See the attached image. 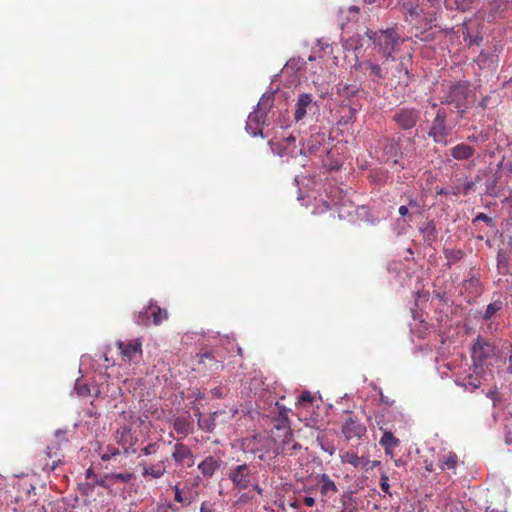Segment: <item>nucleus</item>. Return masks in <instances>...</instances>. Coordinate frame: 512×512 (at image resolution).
Returning a JSON list of instances; mask_svg holds the SVG:
<instances>
[{"instance_id": "nucleus-10", "label": "nucleus", "mask_w": 512, "mask_h": 512, "mask_svg": "<svg viewBox=\"0 0 512 512\" xmlns=\"http://www.w3.org/2000/svg\"><path fill=\"white\" fill-rule=\"evenodd\" d=\"M342 432L347 440L361 438L366 433V427L353 417H349L342 426Z\"/></svg>"}, {"instance_id": "nucleus-57", "label": "nucleus", "mask_w": 512, "mask_h": 512, "mask_svg": "<svg viewBox=\"0 0 512 512\" xmlns=\"http://www.w3.org/2000/svg\"><path fill=\"white\" fill-rule=\"evenodd\" d=\"M509 369H510V371L512 372V366H511Z\"/></svg>"}, {"instance_id": "nucleus-12", "label": "nucleus", "mask_w": 512, "mask_h": 512, "mask_svg": "<svg viewBox=\"0 0 512 512\" xmlns=\"http://www.w3.org/2000/svg\"><path fill=\"white\" fill-rule=\"evenodd\" d=\"M313 105L315 103L312 95L308 93L300 94L295 105L294 120L296 122L301 121L306 116L307 110Z\"/></svg>"}, {"instance_id": "nucleus-9", "label": "nucleus", "mask_w": 512, "mask_h": 512, "mask_svg": "<svg viewBox=\"0 0 512 512\" xmlns=\"http://www.w3.org/2000/svg\"><path fill=\"white\" fill-rule=\"evenodd\" d=\"M315 479L317 480V485L319 486V492L321 496L320 502L322 506H325L327 499L338 492V487L328 474H319Z\"/></svg>"}, {"instance_id": "nucleus-7", "label": "nucleus", "mask_w": 512, "mask_h": 512, "mask_svg": "<svg viewBox=\"0 0 512 512\" xmlns=\"http://www.w3.org/2000/svg\"><path fill=\"white\" fill-rule=\"evenodd\" d=\"M169 460L163 458L157 462L141 461L139 466L141 467V475L145 480L160 479L167 472Z\"/></svg>"}, {"instance_id": "nucleus-24", "label": "nucleus", "mask_w": 512, "mask_h": 512, "mask_svg": "<svg viewBox=\"0 0 512 512\" xmlns=\"http://www.w3.org/2000/svg\"><path fill=\"white\" fill-rule=\"evenodd\" d=\"M457 460V455L453 452H449L448 454L443 455L439 460L440 467L442 470L454 469L456 467Z\"/></svg>"}, {"instance_id": "nucleus-22", "label": "nucleus", "mask_w": 512, "mask_h": 512, "mask_svg": "<svg viewBox=\"0 0 512 512\" xmlns=\"http://www.w3.org/2000/svg\"><path fill=\"white\" fill-rule=\"evenodd\" d=\"M284 438L278 447L279 453L292 454L294 450L299 449L300 445L293 443L292 431L290 428H286L284 431Z\"/></svg>"}, {"instance_id": "nucleus-45", "label": "nucleus", "mask_w": 512, "mask_h": 512, "mask_svg": "<svg viewBox=\"0 0 512 512\" xmlns=\"http://www.w3.org/2000/svg\"><path fill=\"white\" fill-rule=\"evenodd\" d=\"M487 102H488V97H484L480 102H479V106L482 108V109H485L487 107Z\"/></svg>"}, {"instance_id": "nucleus-34", "label": "nucleus", "mask_w": 512, "mask_h": 512, "mask_svg": "<svg viewBox=\"0 0 512 512\" xmlns=\"http://www.w3.org/2000/svg\"><path fill=\"white\" fill-rule=\"evenodd\" d=\"M477 221H483V222L487 223L488 225H491L493 223L492 218L489 217L488 215H486L485 213H479L474 219V222H477Z\"/></svg>"}, {"instance_id": "nucleus-54", "label": "nucleus", "mask_w": 512, "mask_h": 512, "mask_svg": "<svg viewBox=\"0 0 512 512\" xmlns=\"http://www.w3.org/2000/svg\"><path fill=\"white\" fill-rule=\"evenodd\" d=\"M364 1H365L366 3H369V4H371V3H374V2H375V0H364Z\"/></svg>"}, {"instance_id": "nucleus-33", "label": "nucleus", "mask_w": 512, "mask_h": 512, "mask_svg": "<svg viewBox=\"0 0 512 512\" xmlns=\"http://www.w3.org/2000/svg\"><path fill=\"white\" fill-rule=\"evenodd\" d=\"M198 425L201 429L206 431H211L214 427V424L210 422L209 419H202L201 417L198 419Z\"/></svg>"}, {"instance_id": "nucleus-25", "label": "nucleus", "mask_w": 512, "mask_h": 512, "mask_svg": "<svg viewBox=\"0 0 512 512\" xmlns=\"http://www.w3.org/2000/svg\"><path fill=\"white\" fill-rule=\"evenodd\" d=\"M502 307H503V303L499 300L490 303L487 306V309L485 311V315H484L485 320H489L492 317L496 316V313L498 311H500L502 309Z\"/></svg>"}, {"instance_id": "nucleus-26", "label": "nucleus", "mask_w": 512, "mask_h": 512, "mask_svg": "<svg viewBox=\"0 0 512 512\" xmlns=\"http://www.w3.org/2000/svg\"><path fill=\"white\" fill-rule=\"evenodd\" d=\"M475 182L473 181H465L462 185H457L454 187L453 195L457 196L459 194L467 195L474 187Z\"/></svg>"}, {"instance_id": "nucleus-29", "label": "nucleus", "mask_w": 512, "mask_h": 512, "mask_svg": "<svg viewBox=\"0 0 512 512\" xmlns=\"http://www.w3.org/2000/svg\"><path fill=\"white\" fill-rule=\"evenodd\" d=\"M474 0H454L455 8L466 11L471 8Z\"/></svg>"}, {"instance_id": "nucleus-49", "label": "nucleus", "mask_w": 512, "mask_h": 512, "mask_svg": "<svg viewBox=\"0 0 512 512\" xmlns=\"http://www.w3.org/2000/svg\"><path fill=\"white\" fill-rule=\"evenodd\" d=\"M286 141L287 142H294L295 141V137L294 136H289L286 138Z\"/></svg>"}, {"instance_id": "nucleus-31", "label": "nucleus", "mask_w": 512, "mask_h": 512, "mask_svg": "<svg viewBox=\"0 0 512 512\" xmlns=\"http://www.w3.org/2000/svg\"><path fill=\"white\" fill-rule=\"evenodd\" d=\"M380 486L383 492L390 495L389 477L385 473L381 474Z\"/></svg>"}, {"instance_id": "nucleus-30", "label": "nucleus", "mask_w": 512, "mask_h": 512, "mask_svg": "<svg viewBox=\"0 0 512 512\" xmlns=\"http://www.w3.org/2000/svg\"><path fill=\"white\" fill-rule=\"evenodd\" d=\"M414 36L416 39H419L420 41H424V42H430V41L434 40V35L427 31H420L419 33L416 32L414 34Z\"/></svg>"}, {"instance_id": "nucleus-38", "label": "nucleus", "mask_w": 512, "mask_h": 512, "mask_svg": "<svg viewBox=\"0 0 512 512\" xmlns=\"http://www.w3.org/2000/svg\"><path fill=\"white\" fill-rule=\"evenodd\" d=\"M427 2L432 6V7H436L440 4L441 0H427ZM444 3H445V6L448 8H452L449 4V0H444Z\"/></svg>"}, {"instance_id": "nucleus-19", "label": "nucleus", "mask_w": 512, "mask_h": 512, "mask_svg": "<svg viewBox=\"0 0 512 512\" xmlns=\"http://www.w3.org/2000/svg\"><path fill=\"white\" fill-rule=\"evenodd\" d=\"M341 461L342 463L350 464L355 468H365L366 466L370 465V460L367 457L358 456L356 453L350 451H347L341 455Z\"/></svg>"}, {"instance_id": "nucleus-55", "label": "nucleus", "mask_w": 512, "mask_h": 512, "mask_svg": "<svg viewBox=\"0 0 512 512\" xmlns=\"http://www.w3.org/2000/svg\"><path fill=\"white\" fill-rule=\"evenodd\" d=\"M340 512H354V510H342Z\"/></svg>"}, {"instance_id": "nucleus-36", "label": "nucleus", "mask_w": 512, "mask_h": 512, "mask_svg": "<svg viewBox=\"0 0 512 512\" xmlns=\"http://www.w3.org/2000/svg\"><path fill=\"white\" fill-rule=\"evenodd\" d=\"M199 357V362H204V359H214L213 353L211 351H206L204 353H200L197 355Z\"/></svg>"}, {"instance_id": "nucleus-46", "label": "nucleus", "mask_w": 512, "mask_h": 512, "mask_svg": "<svg viewBox=\"0 0 512 512\" xmlns=\"http://www.w3.org/2000/svg\"><path fill=\"white\" fill-rule=\"evenodd\" d=\"M408 204L411 208H419V203L416 200L410 199Z\"/></svg>"}, {"instance_id": "nucleus-14", "label": "nucleus", "mask_w": 512, "mask_h": 512, "mask_svg": "<svg viewBox=\"0 0 512 512\" xmlns=\"http://www.w3.org/2000/svg\"><path fill=\"white\" fill-rule=\"evenodd\" d=\"M450 155L454 160L457 161H464L471 159L475 154V149L471 145L461 142L454 147H452L450 150Z\"/></svg>"}, {"instance_id": "nucleus-42", "label": "nucleus", "mask_w": 512, "mask_h": 512, "mask_svg": "<svg viewBox=\"0 0 512 512\" xmlns=\"http://www.w3.org/2000/svg\"><path fill=\"white\" fill-rule=\"evenodd\" d=\"M258 118H259V114L258 113L250 114L249 117H248V125L251 124L254 121L258 122Z\"/></svg>"}, {"instance_id": "nucleus-56", "label": "nucleus", "mask_w": 512, "mask_h": 512, "mask_svg": "<svg viewBox=\"0 0 512 512\" xmlns=\"http://www.w3.org/2000/svg\"><path fill=\"white\" fill-rule=\"evenodd\" d=\"M395 463H396L397 466H399L400 465V460H397Z\"/></svg>"}, {"instance_id": "nucleus-58", "label": "nucleus", "mask_w": 512, "mask_h": 512, "mask_svg": "<svg viewBox=\"0 0 512 512\" xmlns=\"http://www.w3.org/2000/svg\"><path fill=\"white\" fill-rule=\"evenodd\" d=\"M509 369H510V371L512 372V366H511Z\"/></svg>"}, {"instance_id": "nucleus-2", "label": "nucleus", "mask_w": 512, "mask_h": 512, "mask_svg": "<svg viewBox=\"0 0 512 512\" xmlns=\"http://www.w3.org/2000/svg\"><path fill=\"white\" fill-rule=\"evenodd\" d=\"M370 39H373L378 44L380 50L386 59L392 58L393 54L398 51L399 47L405 42V38H401L395 29L382 30L380 32H372L368 34Z\"/></svg>"}, {"instance_id": "nucleus-17", "label": "nucleus", "mask_w": 512, "mask_h": 512, "mask_svg": "<svg viewBox=\"0 0 512 512\" xmlns=\"http://www.w3.org/2000/svg\"><path fill=\"white\" fill-rule=\"evenodd\" d=\"M174 500L180 503L182 506H189L198 496L197 492H193L190 489H181L179 484H176L173 488Z\"/></svg>"}, {"instance_id": "nucleus-39", "label": "nucleus", "mask_w": 512, "mask_h": 512, "mask_svg": "<svg viewBox=\"0 0 512 512\" xmlns=\"http://www.w3.org/2000/svg\"><path fill=\"white\" fill-rule=\"evenodd\" d=\"M200 512H213V509L207 502H203L200 507Z\"/></svg>"}, {"instance_id": "nucleus-18", "label": "nucleus", "mask_w": 512, "mask_h": 512, "mask_svg": "<svg viewBox=\"0 0 512 512\" xmlns=\"http://www.w3.org/2000/svg\"><path fill=\"white\" fill-rule=\"evenodd\" d=\"M379 443L384 448L385 454L393 457L394 450L399 446L400 441L390 431H385Z\"/></svg>"}, {"instance_id": "nucleus-21", "label": "nucleus", "mask_w": 512, "mask_h": 512, "mask_svg": "<svg viewBox=\"0 0 512 512\" xmlns=\"http://www.w3.org/2000/svg\"><path fill=\"white\" fill-rule=\"evenodd\" d=\"M173 428L178 434L186 437L193 431V423L191 417L189 415L177 417L174 420Z\"/></svg>"}, {"instance_id": "nucleus-43", "label": "nucleus", "mask_w": 512, "mask_h": 512, "mask_svg": "<svg viewBox=\"0 0 512 512\" xmlns=\"http://www.w3.org/2000/svg\"><path fill=\"white\" fill-rule=\"evenodd\" d=\"M117 454H119L118 449H114L113 452L110 455L109 454H103L101 458H102V460H109L112 456L117 455Z\"/></svg>"}, {"instance_id": "nucleus-37", "label": "nucleus", "mask_w": 512, "mask_h": 512, "mask_svg": "<svg viewBox=\"0 0 512 512\" xmlns=\"http://www.w3.org/2000/svg\"><path fill=\"white\" fill-rule=\"evenodd\" d=\"M315 503H316V500H315V498H314V497H312V496L307 495V496H305V497L303 498V504H304L306 507H313V506L315 505Z\"/></svg>"}, {"instance_id": "nucleus-16", "label": "nucleus", "mask_w": 512, "mask_h": 512, "mask_svg": "<svg viewBox=\"0 0 512 512\" xmlns=\"http://www.w3.org/2000/svg\"><path fill=\"white\" fill-rule=\"evenodd\" d=\"M219 467L220 459L214 456H207L198 464V470L206 478L212 477Z\"/></svg>"}, {"instance_id": "nucleus-53", "label": "nucleus", "mask_w": 512, "mask_h": 512, "mask_svg": "<svg viewBox=\"0 0 512 512\" xmlns=\"http://www.w3.org/2000/svg\"><path fill=\"white\" fill-rule=\"evenodd\" d=\"M506 441H507L508 443H512V437L507 436Z\"/></svg>"}, {"instance_id": "nucleus-50", "label": "nucleus", "mask_w": 512, "mask_h": 512, "mask_svg": "<svg viewBox=\"0 0 512 512\" xmlns=\"http://www.w3.org/2000/svg\"><path fill=\"white\" fill-rule=\"evenodd\" d=\"M305 492H306V493H311V492H312V487H307V488H305Z\"/></svg>"}, {"instance_id": "nucleus-48", "label": "nucleus", "mask_w": 512, "mask_h": 512, "mask_svg": "<svg viewBox=\"0 0 512 512\" xmlns=\"http://www.w3.org/2000/svg\"><path fill=\"white\" fill-rule=\"evenodd\" d=\"M349 10L352 11V12H355V13H358V11H359V9L357 7H355V6H351L349 8Z\"/></svg>"}, {"instance_id": "nucleus-8", "label": "nucleus", "mask_w": 512, "mask_h": 512, "mask_svg": "<svg viewBox=\"0 0 512 512\" xmlns=\"http://www.w3.org/2000/svg\"><path fill=\"white\" fill-rule=\"evenodd\" d=\"M172 458L176 465L183 467H192L195 457L192 450L182 442H177L172 451Z\"/></svg>"}, {"instance_id": "nucleus-32", "label": "nucleus", "mask_w": 512, "mask_h": 512, "mask_svg": "<svg viewBox=\"0 0 512 512\" xmlns=\"http://www.w3.org/2000/svg\"><path fill=\"white\" fill-rule=\"evenodd\" d=\"M313 400V397L309 391L302 392L298 397V404L304 405L311 403Z\"/></svg>"}, {"instance_id": "nucleus-13", "label": "nucleus", "mask_w": 512, "mask_h": 512, "mask_svg": "<svg viewBox=\"0 0 512 512\" xmlns=\"http://www.w3.org/2000/svg\"><path fill=\"white\" fill-rule=\"evenodd\" d=\"M139 316L142 320H165L168 318V312L166 309H162L157 304L150 302L140 311Z\"/></svg>"}, {"instance_id": "nucleus-23", "label": "nucleus", "mask_w": 512, "mask_h": 512, "mask_svg": "<svg viewBox=\"0 0 512 512\" xmlns=\"http://www.w3.org/2000/svg\"><path fill=\"white\" fill-rule=\"evenodd\" d=\"M360 66L365 71H369V76L372 77L373 81H380L386 76L384 69L379 64L373 63L372 61H364Z\"/></svg>"}, {"instance_id": "nucleus-35", "label": "nucleus", "mask_w": 512, "mask_h": 512, "mask_svg": "<svg viewBox=\"0 0 512 512\" xmlns=\"http://www.w3.org/2000/svg\"><path fill=\"white\" fill-rule=\"evenodd\" d=\"M129 433L130 431L126 428H124L121 433H120V438H119V442L125 447V449H127L126 447V444H127V441H126V437L129 436Z\"/></svg>"}, {"instance_id": "nucleus-6", "label": "nucleus", "mask_w": 512, "mask_h": 512, "mask_svg": "<svg viewBox=\"0 0 512 512\" xmlns=\"http://www.w3.org/2000/svg\"><path fill=\"white\" fill-rule=\"evenodd\" d=\"M117 346L124 362H137L142 357V343L139 339L120 340L117 342Z\"/></svg>"}, {"instance_id": "nucleus-1", "label": "nucleus", "mask_w": 512, "mask_h": 512, "mask_svg": "<svg viewBox=\"0 0 512 512\" xmlns=\"http://www.w3.org/2000/svg\"><path fill=\"white\" fill-rule=\"evenodd\" d=\"M476 95L470 88L468 81H458L449 86L447 92L442 97L441 104L452 105L462 119L466 114L469 104L475 101Z\"/></svg>"}, {"instance_id": "nucleus-41", "label": "nucleus", "mask_w": 512, "mask_h": 512, "mask_svg": "<svg viewBox=\"0 0 512 512\" xmlns=\"http://www.w3.org/2000/svg\"><path fill=\"white\" fill-rule=\"evenodd\" d=\"M398 212H399V214H400L401 216H403V217H404V216L408 215L409 210H408V207H407V206L402 205V206H400V207H399Z\"/></svg>"}, {"instance_id": "nucleus-3", "label": "nucleus", "mask_w": 512, "mask_h": 512, "mask_svg": "<svg viewBox=\"0 0 512 512\" xmlns=\"http://www.w3.org/2000/svg\"><path fill=\"white\" fill-rule=\"evenodd\" d=\"M447 111L443 107L437 109L436 115L428 131V136L437 144L446 146L447 137L450 135V128L447 125Z\"/></svg>"}, {"instance_id": "nucleus-20", "label": "nucleus", "mask_w": 512, "mask_h": 512, "mask_svg": "<svg viewBox=\"0 0 512 512\" xmlns=\"http://www.w3.org/2000/svg\"><path fill=\"white\" fill-rule=\"evenodd\" d=\"M133 477V473L130 472L111 473L104 477V479L100 482V485L105 488H109L111 485H114L117 482L128 483L133 479Z\"/></svg>"}, {"instance_id": "nucleus-51", "label": "nucleus", "mask_w": 512, "mask_h": 512, "mask_svg": "<svg viewBox=\"0 0 512 512\" xmlns=\"http://www.w3.org/2000/svg\"><path fill=\"white\" fill-rule=\"evenodd\" d=\"M431 107H432V108H437V107H438V104H437V103H435V102H433V103H431Z\"/></svg>"}, {"instance_id": "nucleus-27", "label": "nucleus", "mask_w": 512, "mask_h": 512, "mask_svg": "<svg viewBox=\"0 0 512 512\" xmlns=\"http://www.w3.org/2000/svg\"><path fill=\"white\" fill-rule=\"evenodd\" d=\"M76 393L79 396H88L91 393V389L88 384L84 383L82 380L77 379L74 387Z\"/></svg>"}, {"instance_id": "nucleus-4", "label": "nucleus", "mask_w": 512, "mask_h": 512, "mask_svg": "<svg viewBox=\"0 0 512 512\" xmlns=\"http://www.w3.org/2000/svg\"><path fill=\"white\" fill-rule=\"evenodd\" d=\"M228 477L233 485L239 490H245L256 482V472L247 464L238 465L232 468Z\"/></svg>"}, {"instance_id": "nucleus-44", "label": "nucleus", "mask_w": 512, "mask_h": 512, "mask_svg": "<svg viewBox=\"0 0 512 512\" xmlns=\"http://www.w3.org/2000/svg\"><path fill=\"white\" fill-rule=\"evenodd\" d=\"M253 487V489L259 494V495H262L263 493V489L257 484V481L253 483V485H251Z\"/></svg>"}, {"instance_id": "nucleus-52", "label": "nucleus", "mask_w": 512, "mask_h": 512, "mask_svg": "<svg viewBox=\"0 0 512 512\" xmlns=\"http://www.w3.org/2000/svg\"><path fill=\"white\" fill-rule=\"evenodd\" d=\"M56 436H57V437H59V436H64V433H62V432L58 431V432H56Z\"/></svg>"}, {"instance_id": "nucleus-40", "label": "nucleus", "mask_w": 512, "mask_h": 512, "mask_svg": "<svg viewBox=\"0 0 512 512\" xmlns=\"http://www.w3.org/2000/svg\"><path fill=\"white\" fill-rule=\"evenodd\" d=\"M379 465H380V461H377V460L370 461V465L366 466L364 469L366 471H369V470H372V469H374L375 467H377Z\"/></svg>"}, {"instance_id": "nucleus-5", "label": "nucleus", "mask_w": 512, "mask_h": 512, "mask_svg": "<svg viewBox=\"0 0 512 512\" xmlns=\"http://www.w3.org/2000/svg\"><path fill=\"white\" fill-rule=\"evenodd\" d=\"M392 119L400 129L410 130L420 121L421 110L413 107H403L394 113Z\"/></svg>"}, {"instance_id": "nucleus-28", "label": "nucleus", "mask_w": 512, "mask_h": 512, "mask_svg": "<svg viewBox=\"0 0 512 512\" xmlns=\"http://www.w3.org/2000/svg\"><path fill=\"white\" fill-rule=\"evenodd\" d=\"M159 448H160L159 442H150L146 446L141 448L139 456H141V455L149 456V455L156 454L158 452Z\"/></svg>"}, {"instance_id": "nucleus-47", "label": "nucleus", "mask_w": 512, "mask_h": 512, "mask_svg": "<svg viewBox=\"0 0 512 512\" xmlns=\"http://www.w3.org/2000/svg\"><path fill=\"white\" fill-rule=\"evenodd\" d=\"M398 67H399L400 72L404 71L405 75H408V70L406 68H404L403 63H399Z\"/></svg>"}, {"instance_id": "nucleus-15", "label": "nucleus", "mask_w": 512, "mask_h": 512, "mask_svg": "<svg viewBox=\"0 0 512 512\" xmlns=\"http://www.w3.org/2000/svg\"><path fill=\"white\" fill-rule=\"evenodd\" d=\"M400 10L406 21L413 24L414 21L418 20L421 17L422 10L419 9L417 3L412 1L402 2L400 5Z\"/></svg>"}, {"instance_id": "nucleus-11", "label": "nucleus", "mask_w": 512, "mask_h": 512, "mask_svg": "<svg viewBox=\"0 0 512 512\" xmlns=\"http://www.w3.org/2000/svg\"><path fill=\"white\" fill-rule=\"evenodd\" d=\"M494 353V347L488 342L478 340L472 348V358L475 363L481 365Z\"/></svg>"}]
</instances>
